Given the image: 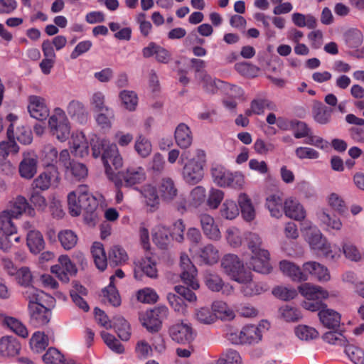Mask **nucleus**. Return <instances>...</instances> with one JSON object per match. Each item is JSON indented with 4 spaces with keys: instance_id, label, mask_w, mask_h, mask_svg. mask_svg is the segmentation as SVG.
<instances>
[{
    "instance_id": "nucleus-1",
    "label": "nucleus",
    "mask_w": 364,
    "mask_h": 364,
    "mask_svg": "<svg viewBox=\"0 0 364 364\" xmlns=\"http://www.w3.org/2000/svg\"><path fill=\"white\" fill-rule=\"evenodd\" d=\"M24 295L28 301L30 323L36 328L48 324L52 314L46 304L51 302L53 297L33 287H28Z\"/></svg>"
},
{
    "instance_id": "nucleus-2",
    "label": "nucleus",
    "mask_w": 364,
    "mask_h": 364,
    "mask_svg": "<svg viewBox=\"0 0 364 364\" xmlns=\"http://www.w3.org/2000/svg\"><path fill=\"white\" fill-rule=\"evenodd\" d=\"M90 144L92 156L95 159L101 156L107 177L113 180L114 172L109 162L115 169H119L123 166V159L118 147L115 144L111 143L107 138H101L97 135L92 136Z\"/></svg>"
},
{
    "instance_id": "nucleus-3",
    "label": "nucleus",
    "mask_w": 364,
    "mask_h": 364,
    "mask_svg": "<svg viewBox=\"0 0 364 364\" xmlns=\"http://www.w3.org/2000/svg\"><path fill=\"white\" fill-rule=\"evenodd\" d=\"M189 155L188 151H183L178 164L183 166L182 178L183 181L188 184L195 185L203 178L205 153L203 150L198 149L193 158L189 159Z\"/></svg>"
},
{
    "instance_id": "nucleus-4",
    "label": "nucleus",
    "mask_w": 364,
    "mask_h": 364,
    "mask_svg": "<svg viewBox=\"0 0 364 364\" xmlns=\"http://www.w3.org/2000/svg\"><path fill=\"white\" fill-rule=\"evenodd\" d=\"M52 136L60 142L66 141L71 136V124L66 112L60 107H55L48 122Z\"/></svg>"
},
{
    "instance_id": "nucleus-5",
    "label": "nucleus",
    "mask_w": 364,
    "mask_h": 364,
    "mask_svg": "<svg viewBox=\"0 0 364 364\" xmlns=\"http://www.w3.org/2000/svg\"><path fill=\"white\" fill-rule=\"evenodd\" d=\"M67 200L69 213L73 217L80 215L82 210L85 209V206L94 207L95 204V197L89 192L88 187L85 185H80L70 192Z\"/></svg>"
},
{
    "instance_id": "nucleus-6",
    "label": "nucleus",
    "mask_w": 364,
    "mask_h": 364,
    "mask_svg": "<svg viewBox=\"0 0 364 364\" xmlns=\"http://www.w3.org/2000/svg\"><path fill=\"white\" fill-rule=\"evenodd\" d=\"M223 272L235 282L247 281L250 277L242 261L235 254H227L221 260Z\"/></svg>"
},
{
    "instance_id": "nucleus-7",
    "label": "nucleus",
    "mask_w": 364,
    "mask_h": 364,
    "mask_svg": "<svg viewBox=\"0 0 364 364\" xmlns=\"http://www.w3.org/2000/svg\"><path fill=\"white\" fill-rule=\"evenodd\" d=\"M168 309L165 306H159L153 309L148 310L139 316L142 326L149 332L159 331L162 321L167 318Z\"/></svg>"
},
{
    "instance_id": "nucleus-8",
    "label": "nucleus",
    "mask_w": 364,
    "mask_h": 364,
    "mask_svg": "<svg viewBox=\"0 0 364 364\" xmlns=\"http://www.w3.org/2000/svg\"><path fill=\"white\" fill-rule=\"evenodd\" d=\"M301 231L305 240L313 250L321 252L328 242L327 238L323 236L318 227L309 220L301 223Z\"/></svg>"
},
{
    "instance_id": "nucleus-9",
    "label": "nucleus",
    "mask_w": 364,
    "mask_h": 364,
    "mask_svg": "<svg viewBox=\"0 0 364 364\" xmlns=\"http://www.w3.org/2000/svg\"><path fill=\"white\" fill-rule=\"evenodd\" d=\"M168 335L173 341L185 344L191 343L195 339L196 333L190 323L179 321L169 327Z\"/></svg>"
},
{
    "instance_id": "nucleus-10",
    "label": "nucleus",
    "mask_w": 364,
    "mask_h": 364,
    "mask_svg": "<svg viewBox=\"0 0 364 364\" xmlns=\"http://www.w3.org/2000/svg\"><path fill=\"white\" fill-rule=\"evenodd\" d=\"M270 323L267 320H262L257 324H249L242 327L243 343L245 345H256L263 337V334L269 330Z\"/></svg>"
},
{
    "instance_id": "nucleus-11",
    "label": "nucleus",
    "mask_w": 364,
    "mask_h": 364,
    "mask_svg": "<svg viewBox=\"0 0 364 364\" xmlns=\"http://www.w3.org/2000/svg\"><path fill=\"white\" fill-rule=\"evenodd\" d=\"M180 267L181 268V278L183 282L191 289H198L200 285L196 279L197 269L188 256L185 253L181 255Z\"/></svg>"
},
{
    "instance_id": "nucleus-12",
    "label": "nucleus",
    "mask_w": 364,
    "mask_h": 364,
    "mask_svg": "<svg viewBox=\"0 0 364 364\" xmlns=\"http://www.w3.org/2000/svg\"><path fill=\"white\" fill-rule=\"evenodd\" d=\"M144 275L151 279H156L158 277L156 260L149 255L135 263L134 278L136 280L141 281Z\"/></svg>"
},
{
    "instance_id": "nucleus-13",
    "label": "nucleus",
    "mask_w": 364,
    "mask_h": 364,
    "mask_svg": "<svg viewBox=\"0 0 364 364\" xmlns=\"http://www.w3.org/2000/svg\"><path fill=\"white\" fill-rule=\"evenodd\" d=\"M23 159L18 165V173L21 178L30 180L37 173L38 156L33 151H24L22 154Z\"/></svg>"
},
{
    "instance_id": "nucleus-14",
    "label": "nucleus",
    "mask_w": 364,
    "mask_h": 364,
    "mask_svg": "<svg viewBox=\"0 0 364 364\" xmlns=\"http://www.w3.org/2000/svg\"><path fill=\"white\" fill-rule=\"evenodd\" d=\"M60 183V174L55 166L41 173L33 181L35 188L46 191L50 187H57Z\"/></svg>"
},
{
    "instance_id": "nucleus-15",
    "label": "nucleus",
    "mask_w": 364,
    "mask_h": 364,
    "mask_svg": "<svg viewBox=\"0 0 364 364\" xmlns=\"http://www.w3.org/2000/svg\"><path fill=\"white\" fill-rule=\"evenodd\" d=\"M28 102V111L32 118L43 121L49 117L50 109L43 97L31 95Z\"/></svg>"
},
{
    "instance_id": "nucleus-16",
    "label": "nucleus",
    "mask_w": 364,
    "mask_h": 364,
    "mask_svg": "<svg viewBox=\"0 0 364 364\" xmlns=\"http://www.w3.org/2000/svg\"><path fill=\"white\" fill-rule=\"evenodd\" d=\"M58 264L51 267V272L63 282L67 283L69 282V275L75 274L77 268L68 255H60L58 257Z\"/></svg>"
},
{
    "instance_id": "nucleus-17",
    "label": "nucleus",
    "mask_w": 364,
    "mask_h": 364,
    "mask_svg": "<svg viewBox=\"0 0 364 364\" xmlns=\"http://www.w3.org/2000/svg\"><path fill=\"white\" fill-rule=\"evenodd\" d=\"M16 219H18L23 214L34 217L36 212L33 206L29 204L27 199L23 196H17L9 202L8 208Z\"/></svg>"
},
{
    "instance_id": "nucleus-18",
    "label": "nucleus",
    "mask_w": 364,
    "mask_h": 364,
    "mask_svg": "<svg viewBox=\"0 0 364 364\" xmlns=\"http://www.w3.org/2000/svg\"><path fill=\"white\" fill-rule=\"evenodd\" d=\"M119 177L122 186L132 187L145 181L146 173L141 166H129L119 172Z\"/></svg>"
},
{
    "instance_id": "nucleus-19",
    "label": "nucleus",
    "mask_w": 364,
    "mask_h": 364,
    "mask_svg": "<svg viewBox=\"0 0 364 364\" xmlns=\"http://www.w3.org/2000/svg\"><path fill=\"white\" fill-rule=\"evenodd\" d=\"M269 259L270 255L268 250H262L252 253V256L247 262V264L255 272L261 274H269L272 269L269 263Z\"/></svg>"
},
{
    "instance_id": "nucleus-20",
    "label": "nucleus",
    "mask_w": 364,
    "mask_h": 364,
    "mask_svg": "<svg viewBox=\"0 0 364 364\" xmlns=\"http://www.w3.org/2000/svg\"><path fill=\"white\" fill-rule=\"evenodd\" d=\"M71 153L76 157L84 158L89 154V143L81 131L73 132L69 141Z\"/></svg>"
},
{
    "instance_id": "nucleus-21",
    "label": "nucleus",
    "mask_w": 364,
    "mask_h": 364,
    "mask_svg": "<svg viewBox=\"0 0 364 364\" xmlns=\"http://www.w3.org/2000/svg\"><path fill=\"white\" fill-rule=\"evenodd\" d=\"M66 111L75 123L85 125L89 120V112L84 103L80 100H70L66 107Z\"/></svg>"
},
{
    "instance_id": "nucleus-22",
    "label": "nucleus",
    "mask_w": 364,
    "mask_h": 364,
    "mask_svg": "<svg viewBox=\"0 0 364 364\" xmlns=\"http://www.w3.org/2000/svg\"><path fill=\"white\" fill-rule=\"evenodd\" d=\"M200 227L207 238L213 241H218L222 235L215 218L208 213H202L199 216Z\"/></svg>"
},
{
    "instance_id": "nucleus-23",
    "label": "nucleus",
    "mask_w": 364,
    "mask_h": 364,
    "mask_svg": "<svg viewBox=\"0 0 364 364\" xmlns=\"http://www.w3.org/2000/svg\"><path fill=\"white\" fill-rule=\"evenodd\" d=\"M285 215L296 221H305L306 211L304 205L296 198L289 197L284 202Z\"/></svg>"
},
{
    "instance_id": "nucleus-24",
    "label": "nucleus",
    "mask_w": 364,
    "mask_h": 364,
    "mask_svg": "<svg viewBox=\"0 0 364 364\" xmlns=\"http://www.w3.org/2000/svg\"><path fill=\"white\" fill-rule=\"evenodd\" d=\"M249 278L247 281L237 282L241 284L240 292L244 296L252 297L259 295L268 290L269 287L262 282L252 280V274L247 272Z\"/></svg>"
},
{
    "instance_id": "nucleus-25",
    "label": "nucleus",
    "mask_w": 364,
    "mask_h": 364,
    "mask_svg": "<svg viewBox=\"0 0 364 364\" xmlns=\"http://www.w3.org/2000/svg\"><path fill=\"white\" fill-rule=\"evenodd\" d=\"M303 269L308 277L310 275L320 282H327L331 279L328 269L319 262L315 261L306 262L303 264Z\"/></svg>"
},
{
    "instance_id": "nucleus-26",
    "label": "nucleus",
    "mask_w": 364,
    "mask_h": 364,
    "mask_svg": "<svg viewBox=\"0 0 364 364\" xmlns=\"http://www.w3.org/2000/svg\"><path fill=\"white\" fill-rule=\"evenodd\" d=\"M237 203L242 219L247 223L253 221L256 218L257 211L250 196L245 193H240Z\"/></svg>"
},
{
    "instance_id": "nucleus-27",
    "label": "nucleus",
    "mask_w": 364,
    "mask_h": 364,
    "mask_svg": "<svg viewBox=\"0 0 364 364\" xmlns=\"http://www.w3.org/2000/svg\"><path fill=\"white\" fill-rule=\"evenodd\" d=\"M316 217L320 225L326 231H339L343 227V223L341 219L335 215H331L325 209H322L317 212Z\"/></svg>"
},
{
    "instance_id": "nucleus-28",
    "label": "nucleus",
    "mask_w": 364,
    "mask_h": 364,
    "mask_svg": "<svg viewBox=\"0 0 364 364\" xmlns=\"http://www.w3.org/2000/svg\"><path fill=\"white\" fill-rule=\"evenodd\" d=\"M279 268L285 276L289 277L294 282H301L308 280V276L304 273V269L301 270L299 266L291 262L281 261Z\"/></svg>"
},
{
    "instance_id": "nucleus-29",
    "label": "nucleus",
    "mask_w": 364,
    "mask_h": 364,
    "mask_svg": "<svg viewBox=\"0 0 364 364\" xmlns=\"http://www.w3.org/2000/svg\"><path fill=\"white\" fill-rule=\"evenodd\" d=\"M205 284L207 287L212 291H219L222 290L223 294L228 295L233 291L232 286L225 284L222 279L217 274L206 272L204 276Z\"/></svg>"
},
{
    "instance_id": "nucleus-30",
    "label": "nucleus",
    "mask_w": 364,
    "mask_h": 364,
    "mask_svg": "<svg viewBox=\"0 0 364 364\" xmlns=\"http://www.w3.org/2000/svg\"><path fill=\"white\" fill-rule=\"evenodd\" d=\"M299 291L306 300H323L328 297V292L323 287L310 283L299 287Z\"/></svg>"
},
{
    "instance_id": "nucleus-31",
    "label": "nucleus",
    "mask_w": 364,
    "mask_h": 364,
    "mask_svg": "<svg viewBox=\"0 0 364 364\" xmlns=\"http://www.w3.org/2000/svg\"><path fill=\"white\" fill-rule=\"evenodd\" d=\"M21 348V343L14 336H5L0 338V356H15L19 353Z\"/></svg>"
},
{
    "instance_id": "nucleus-32",
    "label": "nucleus",
    "mask_w": 364,
    "mask_h": 364,
    "mask_svg": "<svg viewBox=\"0 0 364 364\" xmlns=\"http://www.w3.org/2000/svg\"><path fill=\"white\" fill-rule=\"evenodd\" d=\"M139 192L149 210L151 212L155 211L159 205V197L156 187L151 184H146L139 189Z\"/></svg>"
},
{
    "instance_id": "nucleus-33",
    "label": "nucleus",
    "mask_w": 364,
    "mask_h": 364,
    "mask_svg": "<svg viewBox=\"0 0 364 364\" xmlns=\"http://www.w3.org/2000/svg\"><path fill=\"white\" fill-rule=\"evenodd\" d=\"M174 136L176 144L181 149H187L192 144L191 131L189 127L184 123H181L176 127Z\"/></svg>"
},
{
    "instance_id": "nucleus-34",
    "label": "nucleus",
    "mask_w": 364,
    "mask_h": 364,
    "mask_svg": "<svg viewBox=\"0 0 364 364\" xmlns=\"http://www.w3.org/2000/svg\"><path fill=\"white\" fill-rule=\"evenodd\" d=\"M26 245L31 253H40L45 247V241L41 232L37 230H29L26 234Z\"/></svg>"
},
{
    "instance_id": "nucleus-35",
    "label": "nucleus",
    "mask_w": 364,
    "mask_h": 364,
    "mask_svg": "<svg viewBox=\"0 0 364 364\" xmlns=\"http://www.w3.org/2000/svg\"><path fill=\"white\" fill-rule=\"evenodd\" d=\"M161 198L167 202L172 201L178 193L174 181L170 178H164L159 184Z\"/></svg>"
},
{
    "instance_id": "nucleus-36",
    "label": "nucleus",
    "mask_w": 364,
    "mask_h": 364,
    "mask_svg": "<svg viewBox=\"0 0 364 364\" xmlns=\"http://www.w3.org/2000/svg\"><path fill=\"white\" fill-rule=\"evenodd\" d=\"M90 251L96 267L101 271L105 270L107 266V257L103 245L100 242H95Z\"/></svg>"
},
{
    "instance_id": "nucleus-37",
    "label": "nucleus",
    "mask_w": 364,
    "mask_h": 364,
    "mask_svg": "<svg viewBox=\"0 0 364 364\" xmlns=\"http://www.w3.org/2000/svg\"><path fill=\"white\" fill-rule=\"evenodd\" d=\"M318 317L323 325L328 328H336L341 323V315L326 306L318 312Z\"/></svg>"
},
{
    "instance_id": "nucleus-38",
    "label": "nucleus",
    "mask_w": 364,
    "mask_h": 364,
    "mask_svg": "<svg viewBox=\"0 0 364 364\" xmlns=\"http://www.w3.org/2000/svg\"><path fill=\"white\" fill-rule=\"evenodd\" d=\"M212 311L215 315V321H230L235 318L234 311L224 301H215L212 304Z\"/></svg>"
},
{
    "instance_id": "nucleus-39",
    "label": "nucleus",
    "mask_w": 364,
    "mask_h": 364,
    "mask_svg": "<svg viewBox=\"0 0 364 364\" xmlns=\"http://www.w3.org/2000/svg\"><path fill=\"white\" fill-rule=\"evenodd\" d=\"M102 301L109 303L114 306H118L121 304L119 294L115 287L114 277H110L109 284L102 290Z\"/></svg>"
},
{
    "instance_id": "nucleus-40",
    "label": "nucleus",
    "mask_w": 364,
    "mask_h": 364,
    "mask_svg": "<svg viewBox=\"0 0 364 364\" xmlns=\"http://www.w3.org/2000/svg\"><path fill=\"white\" fill-rule=\"evenodd\" d=\"M198 256L204 264H214L220 258L218 248L212 244H208L200 249Z\"/></svg>"
},
{
    "instance_id": "nucleus-41",
    "label": "nucleus",
    "mask_w": 364,
    "mask_h": 364,
    "mask_svg": "<svg viewBox=\"0 0 364 364\" xmlns=\"http://www.w3.org/2000/svg\"><path fill=\"white\" fill-rule=\"evenodd\" d=\"M219 213L222 218L232 220L240 214L239 205L234 200L226 198L220 205Z\"/></svg>"
},
{
    "instance_id": "nucleus-42",
    "label": "nucleus",
    "mask_w": 364,
    "mask_h": 364,
    "mask_svg": "<svg viewBox=\"0 0 364 364\" xmlns=\"http://www.w3.org/2000/svg\"><path fill=\"white\" fill-rule=\"evenodd\" d=\"M274 110L276 109L275 105L267 99H255L250 103V109L245 111L247 116L252 114L260 115L264 114V109Z\"/></svg>"
},
{
    "instance_id": "nucleus-43",
    "label": "nucleus",
    "mask_w": 364,
    "mask_h": 364,
    "mask_svg": "<svg viewBox=\"0 0 364 364\" xmlns=\"http://www.w3.org/2000/svg\"><path fill=\"white\" fill-rule=\"evenodd\" d=\"M169 230L162 225H157L152 229L153 242L160 248H165L171 241Z\"/></svg>"
},
{
    "instance_id": "nucleus-44",
    "label": "nucleus",
    "mask_w": 364,
    "mask_h": 364,
    "mask_svg": "<svg viewBox=\"0 0 364 364\" xmlns=\"http://www.w3.org/2000/svg\"><path fill=\"white\" fill-rule=\"evenodd\" d=\"M43 360L46 364H81L73 359H65L63 355L55 348L48 349L43 356Z\"/></svg>"
},
{
    "instance_id": "nucleus-45",
    "label": "nucleus",
    "mask_w": 364,
    "mask_h": 364,
    "mask_svg": "<svg viewBox=\"0 0 364 364\" xmlns=\"http://www.w3.org/2000/svg\"><path fill=\"white\" fill-rule=\"evenodd\" d=\"M119 98L122 105L125 109L129 112H134L136 109L139 103V97L134 91L123 90L119 92Z\"/></svg>"
},
{
    "instance_id": "nucleus-46",
    "label": "nucleus",
    "mask_w": 364,
    "mask_h": 364,
    "mask_svg": "<svg viewBox=\"0 0 364 364\" xmlns=\"http://www.w3.org/2000/svg\"><path fill=\"white\" fill-rule=\"evenodd\" d=\"M294 334L296 338L305 342H310L318 338V331L313 326L299 324L294 328Z\"/></svg>"
},
{
    "instance_id": "nucleus-47",
    "label": "nucleus",
    "mask_w": 364,
    "mask_h": 364,
    "mask_svg": "<svg viewBox=\"0 0 364 364\" xmlns=\"http://www.w3.org/2000/svg\"><path fill=\"white\" fill-rule=\"evenodd\" d=\"M2 323L4 326L22 338H26L28 336V331L26 326L16 318L5 316L3 317Z\"/></svg>"
},
{
    "instance_id": "nucleus-48",
    "label": "nucleus",
    "mask_w": 364,
    "mask_h": 364,
    "mask_svg": "<svg viewBox=\"0 0 364 364\" xmlns=\"http://www.w3.org/2000/svg\"><path fill=\"white\" fill-rule=\"evenodd\" d=\"M225 237L230 247L238 248L242 245L244 237L245 238V233L235 226H230L226 229Z\"/></svg>"
},
{
    "instance_id": "nucleus-49",
    "label": "nucleus",
    "mask_w": 364,
    "mask_h": 364,
    "mask_svg": "<svg viewBox=\"0 0 364 364\" xmlns=\"http://www.w3.org/2000/svg\"><path fill=\"white\" fill-rule=\"evenodd\" d=\"M15 219L9 210L5 209L0 212V232L7 234H16L18 228L13 222Z\"/></svg>"
},
{
    "instance_id": "nucleus-50",
    "label": "nucleus",
    "mask_w": 364,
    "mask_h": 364,
    "mask_svg": "<svg viewBox=\"0 0 364 364\" xmlns=\"http://www.w3.org/2000/svg\"><path fill=\"white\" fill-rule=\"evenodd\" d=\"M7 135L9 140L0 142V151L4 158L7 157L9 154H16L19 151V146L14 140V134L12 124H10L8 127Z\"/></svg>"
},
{
    "instance_id": "nucleus-51",
    "label": "nucleus",
    "mask_w": 364,
    "mask_h": 364,
    "mask_svg": "<svg viewBox=\"0 0 364 364\" xmlns=\"http://www.w3.org/2000/svg\"><path fill=\"white\" fill-rule=\"evenodd\" d=\"M266 207L272 217L276 218L282 217L284 203L279 196L273 194L268 196L266 198Z\"/></svg>"
},
{
    "instance_id": "nucleus-52",
    "label": "nucleus",
    "mask_w": 364,
    "mask_h": 364,
    "mask_svg": "<svg viewBox=\"0 0 364 364\" xmlns=\"http://www.w3.org/2000/svg\"><path fill=\"white\" fill-rule=\"evenodd\" d=\"M332 109L324 106L321 102H316L313 107V114L315 121L319 124H325L329 122Z\"/></svg>"
},
{
    "instance_id": "nucleus-53",
    "label": "nucleus",
    "mask_w": 364,
    "mask_h": 364,
    "mask_svg": "<svg viewBox=\"0 0 364 364\" xmlns=\"http://www.w3.org/2000/svg\"><path fill=\"white\" fill-rule=\"evenodd\" d=\"M291 21L296 26L299 28L306 27L312 29L316 26V20L311 14L305 15L295 12L291 14Z\"/></svg>"
},
{
    "instance_id": "nucleus-54",
    "label": "nucleus",
    "mask_w": 364,
    "mask_h": 364,
    "mask_svg": "<svg viewBox=\"0 0 364 364\" xmlns=\"http://www.w3.org/2000/svg\"><path fill=\"white\" fill-rule=\"evenodd\" d=\"M206 196V190L203 186H196L190 192L188 204L191 207L197 208L204 203Z\"/></svg>"
},
{
    "instance_id": "nucleus-55",
    "label": "nucleus",
    "mask_w": 364,
    "mask_h": 364,
    "mask_svg": "<svg viewBox=\"0 0 364 364\" xmlns=\"http://www.w3.org/2000/svg\"><path fill=\"white\" fill-rule=\"evenodd\" d=\"M230 171L223 166H216L211 169V174L214 183L222 188H227L228 186V177Z\"/></svg>"
},
{
    "instance_id": "nucleus-56",
    "label": "nucleus",
    "mask_w": 364,
    "mask_h": 364,
    "mask_svg": "<svg viewBox=\"0 0 364 364\" xmlns=\"http://www.w3.org/2000/svg\"><path fill=\"white\" fill-rule=\"evenodd\" d=\"M65 173L76 181H80L87 177L88 171L86 166L75 161L65 169Z\"/></svg>"
},
{
    "instance_id": "nucleus-57",
    "label": "nucleus",
    "mask_w": 364,
    "mask_h": 364,
    "mask_svg": "<svg viewBox=\"0 0 364 364\" xmlns=\"http://www.w3.org/2000/svg\"><path fill=\"white\" fill-rule=\"evenodd\" d=\"M134 150L139 156L146 158L151 153V143L146 136L139 135L134 142Z\"/></svg>"
},
{
    "instance_id": "nucleus-58",
    "label": "nucleus",
    "mask_w": 364,
    "mask_h": 364,
    "mask_svg": "<svg viewBox=\"0 0 364 364\" xmlns=\"http://www.w3.org/2000/svg\"><path fill=\"white\" fill-rule=\"evenodd\" d=\"M58 237L62 247L66 250L73 249L78 240L77 235L70 230L60 231Z\"/></svg>"
},
{
    "instance_id": "nucleus-59",
    "label": "nucleus",
    "mask_w": 364,
    "mask_h": 364,
    "mask_svg": "<svg viewBox=\"0 0 364 364\" xmlns=\"http://www.w3.org/2000/svg\"><path fill=\"white\" fill-rule=\"evenodd\" d=\"M29 343L33 351L39 353L48 346V337L43 332L36 331L32 335Z\"/></svg>"
},
{
    "instance_id": "nucleus-60",
    "label": "nucleus",
    "mask_w": 364,
    "mask_h": 364,
    "mask_svg": "<svg viewBox=\"0 0 364 364\" xmlns=\"http://www.w3.org/2000/svg\"><path fill=\"white\" fill-rule=\"evenodd\" d=\"M58 151L51 144H47L43 147L41 153V160L44 166H55L54 164L58 161Z\"/></svg>"
},
{
    "instance_id": "nucleus-61",
    "label": "nucleus",
    "mask_w": 364,
    "mask_h": 364,
    "mask_svg": "<svg viewBox=\"0 0 364 364\" xmlns=\"http://www.w3.org/2000/svg\"><path fill=\"white\" fill-rule=\"evenodd\" d=\"M128 255L125 250L119 245L114 246L109 252V259L115 265H121L128 260Z\"/></svg>"
},
{
    "instance_id": "nucleus-62",
    "label": "nucleus",
    "mask_w": 364,
    "mask_h": 364,
    "mask_svg": "<svg viewBox=\"0 0 364 364\" xmlns=\"http://www.w3.org/2000/svg\"><path fill=\"white\" fill-rule=\"evenodd\" d=\"M320 252L326 259L336 262L341 258L342 250L338 245H333L328 241Z\"/></svg>"
},
{
    "instance_id": "nucleus-63",
    "label": "nucleus",
    "mask_w": 364,
    "mask_h": 364,
    "mask_svg": "<svg viewBox=\"0 0 364 364\" xmlns=\"http://www.w3.org/2000/svg\"><path fill=\"white\" fill-rule=\"evenodd\" d=\"M114 328L118 336L124 341H128L131 336V329L129 323L122 317H117L114 320Z\"/></svg>"
},
{
    "instance_id": "nucleus-64",
    "label": "nucleus",
    "mask_w": 364,
    "mask_h": 364,
    "mask_svg": "<svg viewBox=\"0 0 364 364\" xmlns=\"http://www.w3.org/2000/svg\"><path fill=\"white\" fill-rule=\"evenodd\" d=\"M345 353L354 364H364V350L360 348L347 345L345 347Z\"/></svg>"
}]
</instances>
